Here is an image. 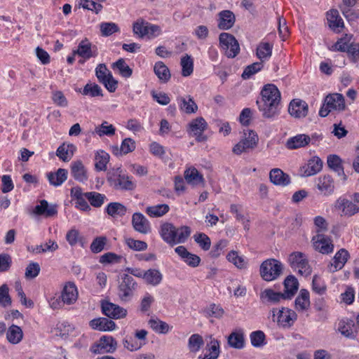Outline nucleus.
I'll list each match as a JSON object with an SVG mask.
<instances>
[{
	"label": "nucleus",
	"mask_w": 359,
	"mask_h": 359,
	"mask_svg": "<svg viewBox=\"0 0 359 359\" xmlns=\"http://www.w3.org/2000/svg\"><path fill=\"white\" fill-rule=\"evenodd\" d=\"M262 99L257 101L259 111L264 118H272L278 113L280 93L273 84L265 85L261 92Z\"/></svg>",
	"instance_id": "1"
},
{
	"label": "nucleus",
	"mask_w": 359,
	"mask_h": 359,
	"mask_svg": "<svg viewBox=\"0 0 359 359\" xmlns=\"http://www.w3.org/2000/svg\"><path fill=\"white\" fill-rule=\"evenodd\" d=\"M138 284L135 280L128 274H123L118 283L117 294L121 302H130L133 297Z\"/></svg>",
	"instance_id": "2"
},
{
	"label": "nucleus",
	"mask_w": 359,
	"mask_h": 359,
	"mask_svg": "<svg viewBox=\"0 0 359 359\" xmlns=\"http://www.w3.org/2000/svg\"><path fill=\"white\" fill-rule=\"evenodd\" d=\"M271 313L273 322L283 328L291 327L297 319L295 311L287 307L274 308L271 310Z\"/></svg>",
	"instance_id": "3"
},
{
	"label": "nucleus",
	"mask_w": 359,
	"mask_h": 359,
	"mask_svg": "<svg viewBox=\"0 0 359 359\" xmlns=\"http://www.w3.org/2000/svg\"><path fill=\"white\" fill-rule=\"evenodd\" d=\"M283 266L276 259H268L264 261L259 269L261 277L266 281H271L278 278L282 273Z\"/></svg>",
	"instance_id": "4"
},
{
	"label": "nucleus",
	"mask_w": 359,
	"mask_h": 359,
	"mask_svg": "<svg viewBox=\"0 0 359 359\" xmlns=\"http://www.w3.org/2000/svg\"><path fill=\"white\" fill-rule=\"evenodd\" d=\"M290 266L298 271L302 276H307L311 274V269L305 254L301 252H294L288 257Z\"/></svg>",
	"instance_id": "5"
},
{
	"label": "nucleus",
	"mask_w": 359,
	"mask_h": 359,
	"mask_svg": "<svg viewBox=\"0 0 359 359\" xmlns=\"http://www.w3.org/2000/svg\"><path fill=\"white\" fill-rule=\"evenodd\" d=\"M258 136L253 130H247L243 137L233 148V154L240 155L253 149L257 144Z\"/></svg>",
	"instance_id": "6"
},
{
	"label": "nucleus",
	"mask_w": 359,
	"mask_h": 359,
	"mask_svg": "<svg viewBox=\"0 0 359 359\" xmlns=\"http://www.w3.org/2000/svg\"><path fill=\"white\" fill-rule=\"evenodd\" d=\"M219 44L228 57H236L240 50L239 44L231 34L223 32L219 34Z\"/></svg>",
	"instance_id": "7"
},
{
	"label": "nucleus",
	"mask_w": 359,
	"mask_h": 359,
	"mask_svg": "<svg viewBox=\"0 0 359 359\" xmlns=\"http://www.w3.org/2000/svg\"><path fill=\"white\" fill-rule=\"evenodd\" d=\"M311 243L315 250L321 254L328 255L334 250L332 240L323 233H317L313 236Z\"/></svg>",
	"instance_id": "8"
},
{
	"label": "nucleus",
	"mask_w": 359,
	"mask_h": 359,
	"mask_svg": "<svg viewBox=\"0 0 359 359\" xmlns=\"http://www.w3.org/2000/svg\"><path fill=\"white\" fill-rule=\"evenodd\" d=\"M116 348V340L110 336L102 337L97 344L90 347V351L95 354L113 353Z\"/></svg>",
	"instance_id": "9"
},
{
	"label": "nucleus",
	"mask_w": 359,
	"mask_h": 359,
	"mask_svg": "<svg viewBox=\"0 0 359 359\" xmlns=\"http://www.w3.org/2000/svg\"><path fill=\"white\" fill-rule=\"evenodd\" d=\"M322 167L323 161L321 159L314 156L299 169L298 175L302 177H308L320 172Z\"/></svg>",
	"instance_id": "10"
},
{
	"label": "nucleus",
	"mask_w": 359,
	"mask_h": 359,
	"mask_svg": "<svg viewBox=\"0 0 359 359\" xmlns=\"http://www.w3.org/2000/svg\"><path fill=\"white\" fill-rule=\"evenodd\" d=\"M156 30V27L155 25H152L142 19L137 20L133 24V32L140 38L146 36L149 39L153 37Z\"/></svg>",
	"instance_id": "11"
},
{
	"label": "nucleus",
	"mask_w": 359,
	"mask_h": 359,
	"mask_svg": "<svg viewBox=\"0 0 359 359\" xmlns=\"http://www.w3.org/2000/svg\"><path fill=\"white\" fill-rule=\"evenodd\" d=\"M60 297L67 305L74 304L78 299L79 292L74 282H67L61 292Z\"/></svg>",
	"instance_id": "12"
},
{
	"label": "nucleus",
	"mask_w": 359,
	"mask_h": 359,
	"mask_svg": "<svg viewBox=\"0 0 359 359\" xmlns=\"http://www.w3.org/2000/svg\"><path fill=\"white\" fill-rule=\"evenodd\" d=\"M32 214L36 216H43L46 218L52 217L57 214V205H50L46 200H41L32 210Z\"/></svg>",
	"instance_id": "13"
},
{
	"label": "nucleus",
	"mask_w": 359,
	"mask_h": 359,
	"mask_svg": "<svg viewBox=\"0 0 359 359\" xmlns=\"http://www.w3.org/2000/svg\"><path fill=\"white\" fill-rule=\"evenodd\" d=\"M74 54H77L85 60H88L91 57H95L98 55L97 48L87 39L82 40L76 50L74 51Z\"/></svg>",
	"instance_id": "14"
},
{
	"label": "nucleus",
	"mask_w": 359,
	"mask_h": 359,
	"mask_svg": "<svg viewBox=\"0 0 359 359\" xmlns=\"http://www.w3.org/2000/svg\"><path fill=\"white\" fill-rule=\"evenodd\" d=\"M102 311L110 318L119 319L127 315V311L123 307L109 302L102 304Z\"/></svg>",
	"instance_id": "15"
},
{
	"label": "nucleus",
	"mask_w": 359,
	"mask_h": 359,
	"mask_svg": "<svg viewBox=\"0 0 359 359\" xmlns=\"http://www.w3.org/2000/svg\"><path fill=\"white\" fill-rule=\"evenodd\" d=\"M290 114L297 118L305 117L309 112L308 104L300 99L292 100L288 107Z\"/></svg>",
	"instance_id": "16"
},
{
	"label": "nucleus",
	"mask_w": 359,
	"mask_h": 359,
	"mask_svg": "<svg viewBox=\"0 0 359 359\" xmlns=\"http://www.w3.org/2000/svg\"><path fill=\"white\" fill-rule=\"evenodd\" d=\"M334 207L341 212V216L349 217L359 212V207L346 198H339L336 201Z\"/></svg>",
	"instance_id": "17"
},
{
	"label": "nucleus",
	"mask_w": 359,
	"mask_h": 359,
	"mask_svg": "<svg viewBox=\"0 0 359 359\" xmlns=\"http://www.w3.org/2000/svg\"><path fill=\"white\" fill-rule=\"evenodd\" d=\"M207 127V123L202 117H198L189 123L190 134L196 137L198 142H203L206 140L205 136L203 135V133Z\"/></svg>",
	"instance_id": "18"
},
{
	"label": "nucleus",
	"mask_w": 359,
	"mask_h": 359,
	"mask_svg": "<svg viewBox=\"0 0 359 359\" xmlns=\"http://www.w3.org/2000/svg\"><path fill=\"white\" fill-rule=\"evenodd\" d=\"M349 257L348 252L341 248L334 255L332 262L328 265V269L330 272H335L341 269Z\"/></svg>",
	"instance_id": "19"
},
{
	"label": "nucleus",
	"mask_w": 359,
	"mask_h": 359,
	"mask_svg": "<svg viewBox=\"0 0 359 359\" xmlns=\"http://www.w3.org/2000/svg\"><path fill=\"white\" fill-rule=\"evenodd\" d=\"M132 224L134 229L141 233L147 234L151 230L149 221L140 212H135L133 215Z\"/></svg>",
	"instance_id": "20"
},
{
	"label": "nucleus",
	"mask_w": 359,
	"mask_h": 359,
	"mask_svg": "<svg viewBox=\"0 0 359 359\" xmlns=\"http://www.w3.org/2000/svg\"><path fill=\"white\" fill-rule=\"evenodd\" d=\"M90 327L95 330L106 332L112 331L116 327V323L106 318H97L89 322Z\"/></svg>",
	"instance_id": "21"
},
{
	"label": "nucleus",
	"mask_w": 359,
	"mask_h": 359,
	"mask_svg": "<svg viewBox=\"0 0 359 359\" xmlns=\"http://www.w3.org/2000/svg\"><path fill=\"white\" fill-rule=\"evenodd\" d=\"M175 252L191 267H196L198 266L201 259L196 255L189 252L185 247L180 245L175 249Z\"/></svg>",
	"instance_id": "22"
},
{
	"label": "nucleus",
	"mask_w": 359,
	"mask_h": 359,
	"mask_svg": "<svg viewBox=\"0 0 359 359\" xmlns=\"http://www.w3.org/2000/svg\"><path fill=\"white\" fill-rule=\"evenodd\" d=\"M218 27L220 29L227 30L231 29L236 21V17L233 13L229 10H224L218 14Z\"/></svg>",
	"instance_id": "23"
},
{
	"label": "nucleus",
	"mask_w": 359,
	"mask_h": 359,
	"mask_svg": "<svg viewBox=\"0 0 359 359\" xmlns=\"http://www.w3.org/2000/svg\"><path fill=\"white\" fill-rule=\"evenodd\" d=\"M311 140V138L308 135L299 134L289 138L285 146L289 149H297L309 145Z\"/></svg>",
	"instance_id": "24"
},
{
	"label": "nucleus",
	"mask_w": 359,
	"mask_h": 359,
	"mask_svg": "<svg viewBox=\"0 0 359 359\" xmlns=\"http://www.w3.org/2000/svg\"><path fill=\"white\" fill-rule=\"evenodd\" d=\"M104 212L114 219L123 217L127 212V208L119 202H111L105 207Z\"/></svg>",
	"instance_id": "25"
},
{
	"label": "nucleus",
	"mask_w": 359,
	"mask_h": 359,
	"mask_svg": "<svg viewBox=\"0 0 359 359\" xmlns=\"http://www.w3.org/2000/svg\"><path fill=\"white\" fill-rule=\"evenodd\" d=\"M325 104L332 110L341 111L345 108L344 97L339 93L327 95L325 100Z\"/></svg>",
	"instance_id": "26"
},
{
	"label": "nucleus",
	"mask_w": 359,
	"mask_h": 359,
	"mask_svg": "<svg viewBox=\"0 0 359 359\" xmlns=\"http://www.w3.org/2000/svg\"><path fill=\"white\" fill-rule=\"evenodd\" d=\"M286 298L285 293L275 292L272 289H266L260 293V299L265 303L277 304Z\"/></svg>",
	"instance_id": "27"
},
{
	"label": "nucleus",
	"mask_w": 359,
	"mask_h": 359,
	"mask_svg": "<svg viewBox=\"0 0 359 359\" xmlns=\"http://www.w3.org/2000/svg\"><path fill=\"white\" fill-rule=\"evenodd\" d=\"M6 339L11 344H18L23 339V331L20 327L16 325H11L6 332Z\"/></svg>",
	"instance_id": "28"
},
{
	"label": "nucleus",
	"mask_w": 359,
	"mask_h": 359,
	"mask_svg": "<svg viewBox=\"0 0 359 359\" xmlns=\"http://www.w3.org/2000/svg\"><path fill=\"white\" fill-rule=\"evenodd\" d=\"M206 352L203 355H200L201 359H217L219 355V341L216 339H212L205 346Z\"/></svg>",
	"instance_id": "29"
},
{
	"label": "nucleus",
	"mask_w": 359,
	"mask_h": 359,
	"mask_svg": "<svg viewBox=\"0 0 359 359\" xmlns=\"http://www.w3.org/2000/svg\"><path fill=\"white\" fill-rule=\"evenodd\" d=\"M58 249V245L57 243L53 240H48V242L37 245L34 246H28L27 250L30 252L34 253V254H41V253H45L47 252H55Z\"/></svg>",
	"instance_id": "30"
},
{
	"label": "nucleus",
	"mask_w": 359,
	"mask_h": 359,
	"mask_svg": "<svg viewBox=\"0 0 359 359\" xmlns=\"http://www.w3.org/2000/svg\"><path fill=\"white\" fill-rule=\"evenodd\" d=\"M338 330L346 337L354 339L357 336V328L353 320L341 321Z\"/></svg>",
	"instance_id": "31"
},
{
	"label": "nucleus",
	"mask_w": 359,
	"mask_h": 359,
	"mask_svg": "<svg viewBox=\"0 0 359 359\" xmlns=\"http://www.w3.org/2000/svg\"><path fill=\"white\" fill-rule=\"evenodd\" d=\"M176 228L170 223H165L161 226V235L162 238L171 245H175Z\"/></svg>",
	"instance_id": "32"
},
{
	"label": "nucleus",
	"mask_w": 359,
	"mask_h": 359,
	"mask_svg": "<svg viewBox=\"0 0 359 359\" xmlns=\"http://www.w3.org/2000/svg\"><path fill=\"white\" fill-rule=\"evenodd\" d=\"M204 345V340L199 334H193L188 339L187 348L191 354H196Z\"/></svg>",
	"instance_id": "33"
},
{
	"label": "nucleus",
	"mask_w": 359,
	"mask_h": 359,
	"mask_svg": "<svg viewBox=\"0 0 359 359\" xmlns=\"http://www.w3.org/2000/svg\"><path fill=\"white\" fill-rule=\"evenodd\" d=\"M310 306L309 292L302 289L295 299V308L298 311H306Z\"/></svg>",
	"instance_id": "34"
},
{
	"label": "nucleus",
	"mask_w": 359,
	"mask_h": 359,
	"mask_svg": "<svg viewBox=\"0 0 359 359\" xmlns=\"http://www.w3.org/2000/svg\"><path fill=\"white\" fill-rule=\"evenodd\" d=\"M85 198L88 200L90 205L94 208H100L107 200V196L96 191H89L84 193Z\"/></svg>",
	"instance_id": "35"
},
{
	"label": "nucleus",
	"mask_w": 359,
	"mask_h": 359,
	"mask_svg": "<svg viewBox=\"0 0 359 359\" xmlns=\"http://www.w3.org/2000/svg\"><path fill=\"white\" fill-rule=\"evenodd\" d=\"M273 45L269 42H261L257 48L256 55L262 62L268 60L272 54Z\"/></svg>",
	"instance_id": "36"
},
{
	"label": "nucleus",
	"mask_w": 359,
	"mask_h": 359,
	"mask_svg": "<svg viewBox=\"0 0 359 359\" xmlns=\"http://www.w3.org/2000/svg\"><path fill=\"white\" fill-rule=\"evenodd\" d=\"M229 345L234 348L241 349L244 347L245 340L242 330L233 332L228 337Z\"/></svg>",
	"instance_id": "37"
},
{
	"label": "nucleus",
	"mask_w": 359,
	"mask_h": 359,
	"mask_svg": "<svg viewBox=\"0 0 359 359\" xmlns=\"http://www.w3.org/2000/svg\"><path fill=\"white\" fill-rule=\"evenodd\" d=\"M327 18L329 26L334 30L344 27V22L339 16V11L335 9L330 10L327 12Z\"/></svg>",
	"instance_id": "38"
},
{
	"label": "nucleus",
	"mask_w": 359,
	"mask_h": 359,
	"mask_svg": "<svg viewBox=\"0 0 359 359\" xmlns=\"http://www.w3.org/2000/svg\"><path fill=\"white\" fill-rule=\"evenodd\" d=\"M76 147L74 144H62L57 149V156L64 161H68L74 154Z\"/></svg>",
	"instance_id": "39"
},
{
	"label": "nucleus",
	"mask_w": 359,
	"mask_h": 359,
	"mask_svg": "<svg viewBox=\"0 0 359 359\" xmlns=\"http://www.w3.org/2000/svg\"><path fill=\"white\" fill-rule=\"evenodd\" d=\"M327 165L330 169L338 173L340 177L344 175L341 159L337 155H330L327 160Z\"/></svg>",
	"instance_id": "40"
},
{
	"label": "nucleus",
	"mask_w": 359,
	"mask_h": 359,
	"mask_svg": "<svg viewBox=\"0 0 359 359\" xmlns=\"http://www.w3.org/2000/svg\"><path fill=\"white\" fill-rule=\"evenodd\" d=\"M298 281L294 276H289L286 278L284 281L285 285V292L287 298H290L291 296H293L298 289Z\"/></svg>",
	"instance_id": "41"
},
{
	"label": "nucleus",
	"mask_w": 359,
	"mask_h": 359,
	"mask_svg": "<svg viewBox=\"0 0 359 359\" xmlns=\"http://www.w3.org/2000/svg\"><path fill=\"white\" fill-rule=\"evenodd\" d=\"M182 75L184 77L190 76L194 71V61L189 55L186 54L181 58Z\"/></svg>",
	"instance_id": "42"
},
{
	"label": "nucleus",
	"mask_w": 359,
	"mask_h": 359,
	"mask_svg": "<svg viewBox=\"0 0 359 359\" xmlns=\"http://www.w3.org/2000/svg\"><path fill=\"white\" fill-rule=\"evenodd\" d=\"M180 108L184 110L187 114L195 113L198 107L197 104L194 101L193 98L188 95L185 97H180Z\"/></svg>",
	"instance_id": "43"
},
{
	"label": "nucleus",
	"mask_w": 359,
	"mask_h": 359,
	"mask_svg": "<svg viewBox=\"0 0 359 359\" xmlns=\"http://www.w3.org/2000/svg\"><path fill=\"white\" fill-rule=\"evenodd\" d=\"M109 160V155L104 151H99L95 157V166L97 170H105Z\"/></svg>",
	"instance_id": "44"
},
{
	"label": "nucleus",
	"mask_w": 359,
	"mask_h": 359,
	"mask_svg": "<svg viewBox=\"0 0 359 359\" xmlns=\"http://www.w3.org/2000/svg\"><path fill=\"white\" fill-rule=\"evenodd\" d=\"M71 172L76 180H82L88 177L86 168L81 161H75L72 163Z\"/></svg>",
	"instance_id": "45"
},
{
	"label": "nucleus",
	"mask_w": 359,
	"mask_h": 359,
	"mask_svg": "<svg viewBox=\"0 0 359 359\" xmlns=\"http://www.w3.org/2000/svg\"><path fill=\"white\" fill-rule=\"evenodd\" d=\"M115 127L107 121H103L100 126H97L95 129V133L100 137L103 135L112 136L115 134Z\"/></svg>",
	"instance_id": "46"
},
{
	"label": "nucleus",
	"mask_w": 359,
	"mask_h": 359,
	"mask_svg": "<svg viewBox=\"0 0 359 359\" xmlns=\"http://www.w3.org/2000/svg\"><path fill=\"white\" fill-rule=\"evenodd\" d=\"M113 68H116L119 74L125 78H128L132 75V69L126 64V61L121 58L112 65Z\"/></svg>",
	"instance_id": "47"
},
{
	"label": "nucleus",
	"mask_w": 359,
	"mask_h": 359,
	"mask_svg": "<svg viewBox=\"0 0 359 359\" xmlns=\"http://www.w3.org/2000/svg\"><path fill=\"white\" fill-rule=\"evenodd\" d=\"M12 304L11 297L9 294V287L7 284L0 286V306L6 308Z\"/></svg>",
	"instance_id": "48"
},
{
	"label": "nucleus",
	"mask_w": 359,
	"mask_h": 359,
	"mask_svg": "<svg viewBox=\"0 0 359 359\" xmlns=\"http://www.w3.org/2000/svg\"><path fill=\"white\" fill-rule=\"evenodd\" d=\"M110 186L117 191H131L135 188L134 181H109Z\"/></svg>",
	"instance_id": "49"
},
{
	"label": "nucleus",
	"mask_w": 359,
	"mask_h": 359,
	"mask_svg": "<svg viewBox=\"0 0 359 359\" xmlns=\"http://www.w3.org/2000/svg\"><path fill=\"white\" fill-rule=\"evenodd\" d=\"M226 259L238 269L246 267L247 262L243 257L238 255L236 251H231L227 255Z\"/></svg>",
	"instance_id": "50"
},
{
	"label": "nucleus",
	"mask_w": 359,
	"mask_h": 359,
	"mask_svg": "<svg viewBox=\"0 0 359 359\" xmlns=\"http://www.w3.org/2000/svg\"><path fill=\"white\" fill-rule=\"evenodd\" d=\"M123 346L130 351L140 349L144 344V341H138L135 337H126L123 341Z\"/></svg>",
	"instance_id": "51"
},
{
	"label": "nucleus",
	"mask_w": 359,
	"mask_h": 359,
	"mask_svg": "<svg viewBox=\"0 0 359 359\" xmlns=\"http://www.w3.org/2000/svg\"><path fill=\"white\" fill-rule=\"evenodd\" d=\"M176 232L175 245L184 243L191 234V229L187 226H183L176 229Z\"/></svg>",
	"instance_id": "52"
},
{
	"label": "nucleus",
	"mask_w": 359,
	"mask_h": 359,
	"mask_svg": "<svg viewBox=\"0 0 359 359\" xmlns=\"http://www.w3.org/2000/svg\"><path fill=\"white\" fill-rule=\"evenodd\" d=\"M121 259V255L114 252H107L100 257L99 262L102 264H119Z\"/></svg>",
	"instance_id": "53"
},
{
	"label": "nucleus",
	"mask_w": 359,
	"mask_h": 359,
	"mask_svg": "<svg viewBox=\"0 0 359 359\" xmlns=\"http://www.w3.org/2000/svg\"><path fill=\"white\" fill-rule=\"evenodd\" d=\"M107 242V238L106 236L96 237L90 244V248L91 252L95 254L102 252L104 250Z\"/></svg>",
	"instance_id": "54"
},
{
	"label": "nucleus",
	"mask_w": 359,
	"mask_h": 359,
	"mask_svg": "<svg viewBox=\"0 0 359 359\" xmlns=\"http://www.w3.org/2000/svg\"><path fill=\"white\" fill-rule=\"evenodd\" d=\"M195 242L205 251L208 250L211 246L210 238L203 233H196L194 236Z\"/></svg>",
	"instance_id": "55"
},
{
	"label": "nucleus",
	"mask_w": 359,
	"mask_h": 359,
	"mask_svg": "<svg viewBox=\"0 0 359 359\" xmlns=\"http://www.w3.org/2000/svg\"><path fill=\"white\" fill-rule=\"evenodd\" d=\"M316 187L319 193L324 196L332 194L334 190L332 181H318Z\"/></svg>",
	"instance_id": "56"
},
{
	"label": "nucleus",
	"mask_w": 359,
	"mask_h": 359,
	"mask_svg": "<svg viewBox=\"0 0 359 359\" xmlns=\"http://www.w3.org/2000/svg\"><path fill=\"white\" fill-rule=\"evenodd\" d=\"M263 68V62H254L252 65H248L244 69L242 77L243 79H248L253 74H256L259 71H260Z\"/></svg>",
	"instance_id": "57"
},
{
	"label": "nucleus",
	"mask_w": 359,
	"mask_h": 359,
	"mask_svg": "<svg viewBox=\"0 0 359 359\" xmlns=\"http://www.w3.org/2000/svg\"><path fill=\"white\" fill-rule=\"evenodd\" d=\"M205 316L208 317H215L220 318L224 315V309L219 306L215 304H210L209 306L205 308L204 310Z\"/></svg>",
	"instance_id": "58"
},
{
	"label": "nucleus",
	"mask_w": 359,
	"mask_h": 359,
	"mask_svg": "<svg viewBox=\"0 0 359 359\" xmlns=\"http://www.w3.org/2000/svg\"><path fill=\"white\" fill-rule=\"evenodd\" d=\"M82 94L91 97L102 96V89L96 83H87L83 89Z\"/></svg>",
	"instance_id": "59"
},
{
	"label": "nucleus",
	"mask_w": 359,
	"mask_h": 359,
	"mask_svg": "<svg viewBox=\"0 0 359 359\" xmlns=\"http://www.w3.org/2000/svg\"><path fill=\"white\" fill-rule=\"evenodd\" d=\"M100 27L102 35L104 36H108L119 32V27L114 22H102Z\"/></svg>",
	"instance_id": "60"
},
{
	"label": "nucleus",
	"mask_w": 359,
	"mask_h": 359,
	"mask_svg": "<svg viewBox=\"0 0 359 359\" xmlns=\"http://www.w3.org/2000/svg\"><path fill=\"white\" fill-rule=\"evenodd\" d=\"M250 337L252 345L253 346L260 347L265 344L266 336L265 334L261 330L252 332L250 334Z\"/></svg>",
	"instance_id": "61"
},
{
	"label": "nucleus",
	"mask_w": 359,
	"mask_h": 359,
	"mask_svg": "<svg viewBox=\"0 0 359 359\" xmlns=\"http://www.w3.org/2000/svg\"><path fill=\"white\" fill-rule=\"evenodd\" d=\"M126 244L130 249L135 251H142L147 248V243L139 240H135L132 238H126Z\"/></svg>",
	"instance_id": "62"
},
{
	"label": "nucleus",
	"mask_w": 359,
	"mask_h": 359,
	"mask_svg": "<svg viewBox=\"0 0 359 359\" xmlns=\"http://www.w3.org/2000/svg\"><path fill=\"white\" fill-rule=\"evenodd\" d=\"M40 266L37 262H30L25 269V278L32 279L36 278L40 273Z\"/></svg>",
	"instance_id": "63"
},
{
	"label": "nucleus",
	"mask_w": 359,
	"mask_h": 359,
	"mask_svg": "<svg viewBox=\"0 0 359 359\" xmlns=\"http://www.w3.org/2000/svg\"><path fill=\"white\" fill-rule=\"evenodd\" d=\"M171 78L170 69L162 62H158V80L167 83Z\"/></svg>",
	"instance_id": "64"
}]
</instances>
